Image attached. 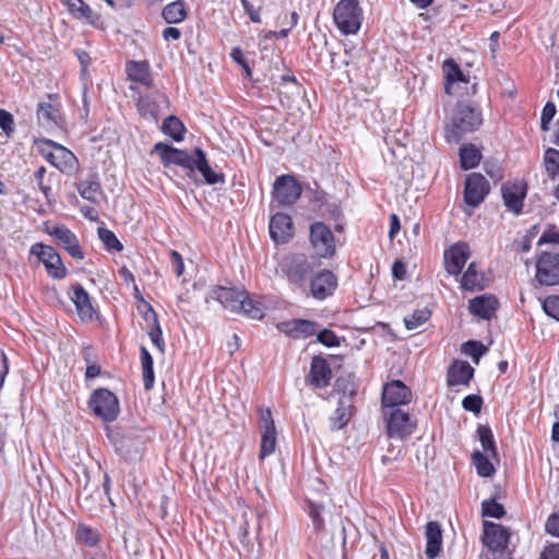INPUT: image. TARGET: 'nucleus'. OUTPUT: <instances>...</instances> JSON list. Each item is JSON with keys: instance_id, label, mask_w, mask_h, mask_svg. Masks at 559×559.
<instances>
[{"instance_id": "1", "label": "nucleus", "mask_w": 559, "mask_h": 559, "mask_svg": "<svg viewBox=\"0 0 559 559\" xmlns=\"http://www.w3.org/2000/svg\"><path fill=\"white\" fill-rule=\"evenodd\" d=\"M211 299L218 301L230 312L243 313L251 319H262L264 316L261 304L249 298L246 290L216 286L210 290L205 301L209 304Z\"/></svg>"}, {"instance_id": "2", "label": "nucleus", "mask_w": 559, "mask_h": 559, "mask_svg": "<svg viewBox=\"0 0 559 559\" xmlns=\"http://www.w3.org/2000/svg\"><path fill=\"white\" fill-rule=\"evenodd\" d=\"M483 123L479 108L460 102L455 105L451 123L445 129L448 142L459 143L466 133L476 131Z\"/></svg>"}, {"instance_id": "3", "label": "nucleus", "mask_w": 559, "mask_h": 559, "mask_svg": "<svg viewBox=\"0 0 559 559\" xmlns=\"http://www.w3.org/2000/svg\"><path fill=\"white\" fill-rule=\"evenodd\" d=\"M281 270L293 292L307 294V284L314 272V265L305 254L296 253L284 258Z\"/></svg>"}, {"instance_id": "4", "label": "nucleus", "mask_w": 559, "mask_h": 559, "mask_svg": "<svg viewBox=\"0 0 559 559\" xmlns=\"http://www.w3.org/2000/svg\"><path fill=\"white\" fill-rule=\"evenodd\" d=\"M39 151L49 164L68 176L73 175L79 169V160L76 156L66 146L58 144L52 140H43Z\"/></svg>"}, {"instance_id": "5", "label": "nucleus", "mask_w": 559, "mask_h": 559, "mask_svg": "<svg viewBox=\"0 0 559 559\" xmlns=\"http://www.w3.org/2000/svg\"><path fill=\"white\" fill-rule=\"evenodd\" d=\"M87 406L91 412L105 423L115 421L120 414L117 395L106 388H98L91 394Z\"/></svg>"}, {"instance_id": "6", "label": "nucleus", "mask_w": 559, "mask_h": 559, "mask_svg": "<svg viewBox=\"0 0 559 559\" xmlns=\"http://www.w3.org/2000/svg\"><path fill=\"white\" fill-rule=\"evenodd\" d=\"M333 16L342 33L356 34L361 25L362 11L357 0H341L334 8Z\"/></svg>"}, {"instance_id": "7", "label": "nucleus", "mask_w": 559, "mask_h": 559, "mask_svg": "<svg viewBox=\"0 0 559 559\" xmlns=\"http://www.w3.org/2000/svg\"><path fill=\"white\" fill-rule=\"evenodd\" d=\"M189 164L190 166L187 167L186 174L190 179H193L195 182H198L195 178L197 171L201 174L203 178L202 182L209 186L225 182V175L223 173H216L212 169L206 158V154L202 148H193Z\"/></svg>"}, {"instance_id": "8", "label": "nucleus", "mask_w": 559, "mask_h": 559, "mask_svg": "<svg viewBox=\"0 0 559 559\" xmlns=\"http://www.w3.org/2000/svg\"><path fill=\"white\" fill-rule=\"evenodd\" d=\"M309 240L318 257L329 259L335 254V237L322 222H314L309 228Z\"/></svg>"}, {"instance_id": "9", "label": "nucleus", "mask_w": 559, "mask_h": 559, "mask_svg": "<svg viewBox=\"0 0 559 559\" xmlns=\"http://www.w3.org/2000/svg\"><path fill=\"white\" fill-rule=\"evenodd\" d=\"M29 253L38 258L50 277L62 280L67 276V269L62 263L60 254L53 247L36 242L31 247Z\"/></svg>"}, {"instance_id": "10", "label": "nucleus", "mask_w": 559, "mask_h": 559, "mask_svg": "<svg viewBox=\"0 0 559 559\" xmlns=\"http://www.w3.org/2000/svg\"><path fill=\"white\" fill-rule=\"evenodd\" d=\"M338 286L337 276L330 270L323 269L312 274L309 285H307V294L318 301H323L331 297Z\"/></svg>"}, {"instance_id": "11", "label": "nucleus", "mask_w": 559, "mask_h": 559, "mask_svg": "<svg viewBox=\"0 0 559 559\" xmlns=\"http://www.w3.org/2000/svg\"><path fill=\"white\" fill-rule=\"evenodd\" d=\"M384 418L390 439L403 440L413 433L416 426L409 414L401 408L384 411Z\"/></svg>"}, {"instance_id": "12", "label": "nucleus", "mask_w": 559, "mask_h": 559, "mask_svg": "<svg viewBox=\"0 0 559 559\" xmlns=\"http://www.w3.org/2000/svg\"><path fill=\"white\" fill-rule=\"evenodd\" d=\"M273 202L277 206L293 205L301 195V186L290 175H282L273 185Z\"/></svg>"}, {"instance_id": "13", "label": "nucleus", "mask_w": 559, "mask_h": 559, "mask_svg": "<svg viewBox=\"0 0 559 559\" xmlns=\"http://www.w3.org/2000/svg\"><path fill=\"white\" fill-rule=\"evenodd\" d=\"M536 281L540 285L559 284V253L544 251L536 262Z\"/></svg>"}, {"instance_id": "14", "label": "nucleus", "mask_w": 559, "mask_h": 559, "mask_svg": "<svg viewBox=\"0 0 559 559\" xmlns=\"http://www.w3.org/2000/svg\"><path fill=\"white\" fill-rule=\"evenodd\" d=\"M45 233L51 236L57 243L69 253L70 257L76 260L84 259V252L76 235L66 225L56 224L52 226H46Z\"/></svg>"}, {"instance_id": "15", "label": "nucleus", "mask_w": 559, "mask_h": 559, "mask_svg": "<svg viewBox=\"0 0 559 559\" xmlns=\"http://www.w3.org/2000/svg\"><path fill=\"white\" fill-rule=\"evenodd\" d=\"M489 191V181L481 174L472 173L465 179L464 202L471 207H477Z\"/></svg>"}, {"instance_id": "16", "label": "nucleus", "mask_w": 559, "mask_h": 559, "mask_svg": "<svg viewBox=\"0 0 559 559\" xmlns=\"http://www.w3.org/2000/svg\"><path fill=\"white\" fill-rule=\"evenodd\" d=\"M412 401V391L401 380L386 383L382 390V405L385 411L399 408Z\"/></svg>"}, {"instance_id": "17", "label": "nucleus", "mask_w": 559, "mask_h": 559, "mask_svg": "<svg viewBox=\"0 0 559 559\" xmlns=\"http://www.w3.org/2000/svg\"><path fill=\"white\" fill-rule=\"evenodd\" d=\"M269 233L274 243H287L294 237V223L290 215L282 212L273 214L269 223Z\"/></svg>"}, {"instance_id": "18", "label": "nucleus", "mask_w": 559, "mask_h": 559, "mask_svg": "<svg viewBox=\"0 0 559 559\" xmlns=\"http://www.w3.org/2000/svg\"><path fill=\"white\" fill-rule=\"evenodd\" d=\"M153 153L159 155L162 164L165 167L177 165L186 170L187 167L190 166L191 153L177 148L170 144L158 142L153 146L152 154Z\"/></svg>"}, {"instance_id": "19", "label": "nucleus", "mask_w": 559, "mask_h": 559, "mask_svg": "<svg viewBox=\"0 0 559 559\" xmlns=\"http://www.w3.org/2000/svg\"><path fill=\"white\" fill-rule=\"evenodd\" d=\"M471 255L467 243L456 242L444 251L445 270L450 275H459Z\"/></svg>"}, {"instance_id": "20", "label": "nucleus", "mask_w": 559, "mask_h": 559, "mask_svg": "<svg viewBox=\"0 0 559 559\" xmlns=\"http://www.w3.org/2000/svg\"><path fill=\"white\" fill-rule=\"evenodd\" d=\"M331 379L332 370L328 360L321 356H314L306 381L314 389H324L330 384Z\"/></svg>"}, {"instance_id": "21", "label": "nucleus", "mask_w": 559, "mask_h": 559, "mask_svg": "<svg viewBox=\"0 0 559 559\" xmlns=\"http://www.w3.org/2000/svg\"><path fill=\"white\" fill-rule=\"evenodd\" d=\"M502 199L508 211L519 215L522 213L523 202L526 197V185L506 182L501 187Z\"/></svg>"}, {"instance_id": "22", "label": "nucleus", "mask_w": 559, "mask_h": 559, "mask_svg": "<svg viewBox=\"0 0 559 559\" xmlns=\"http://www.w3.org/2000/svg\"><path fill=\"white\" fill-rule=\"evenodd\" d=\"M483 526L481 540L484 545L493 551L502 550L507 547L509 533L501 524L484 521Z\"/></svg>"}, {"instance_id": "23", "label": "nucleus", "mask_w": 559, "mask_h": 559, "mask_svg": "<svg viewBox=\"0 0 559 559\" xmlns=\"http://www.w3.org/2000/svg\"><path fill=\"white\" fill-rule=\"evenodd\" d=\"M475 369L465 360H453L447 370V385L449 388L468 386L474 377Z\"/></svg>"}, {"instance_id": "24", "label": "nucleus", "mask_w": 559, "mask_h": 559, "mask_svg": "<svg viewBox=\"0 0 559 559\" xmlns=\"http://www.w3.org/2000/svg\"><path fill=\"white\" fill-rule=\"evenodd\" d=\"M499 306L498 299L495 296L481 295L469 300V312L478 318L490 320Z\"/></svg>"}, {"instance_id": "25", "label": "nucleus", "mask_w": 559, "mask_h": 559, "mask_svg": "<svg viewBox=\"0 0 559 559\" xmlns=\"http://www.w3.org/2000/svg\"><path fill=\"white\" fill-rule=\"evenodd\" d=\"M126 73L128 80L132 83H138L146 88L153 85V76L147 62L145 61H128L126 64Z\"/></svg>"}, {"instance_id": "26", "label": "nucleus", "mask_w": 559, "mask_h": 559, "mask_svg": "<svg viewBox=\"0 0 559 559\" xmlns=\"http://www.w3.org/2000/svg\"><path fill=\"white\" fill-rule=\"evenodd\" d=\"M426 549L428 559L437 558L442 550V528L438 522L430 521L426 524Z\"/></svg>"}, {"instance_id": "27", "label": "nucleus", "mask_w": 559, "mask_h": 559, "mask_svg": "<svg viewBox=\"0 0 559 559\" xmlns=\"http://www.w3.org/2000/svg\"><path fill=\"white\" fill-rule=\"evenodd\" d=\"M71 300L75 305L78 314L81 320L91 321L93 319L94 308L87 292L82 285L76 284L72 287Z\"/></svg>"}, {"instance_id": "28", "label": "nucleus", "mask_w": 559, "mask_h": 559, "mask_svg": "<svg viewBox=\"0 0 559 559\" xmlns=\"http://www.w3.org/2000/svg\"><path fill=\"white\" fill-rule=\"evenodd\" d=\"M284 332L294 338H307L317 333L319 324L311 320L294 319L283 323Z\"/></svg>"}, {"instance_id": "29", "label": "nucleus", "mask_w": 559, "mask_h": 559, "mask_svg": "<svg viewBox=\"0 0 559 559\" xmlns=\"http://www.w3.org/2000/svg\"><path fill=\"white\" fill-rule=\"evenodd\" d=\"M75 187L80 195L92 203H98L99 198L104 194L98 175L95 173L78 182Z\"/></svg>"}, {"instance_id": "30", "label": "nucleus", "mask_w": 559, "mask_h": 559, "mask_svg": "<svg viewBox=\"0 0 559 559\" xmlns=\"http://www.w3.org/2000/svg\"><path fill=\"white\" fill-rule=\"evenodd\" d=\"M37 119L39 124L46 129L60 128L62 126L59 108L50 103L38 104Z\"/></svg>"}, {"instance_id": "31", "label": "nucleus", "mask_w": 559, "mask_h": 559, "mask_svg": "<svg viewBox=\"0 0 559 559\" xmlns=\"http://www.w3.org/2000/svg\"><path fill=\"white\" fill-rule=\"evenodd\" d=\"M353 408L354 407L349 397L341 399L337 403L334 415L330 418L331 429H343L348 424L353 415Z\"/></svg>"}, {"instance_id": "32", "label": "nucleus", "mask_w": 559, "mask_h": 559, "mask_svg": "<svg viewBox=\"0 0 559 559\" xmlns=\"http://www.w3.org/2000/svg\"><path fill=\"white\" fill-rule=\"evenodd\" d=\"M140 359L144 388L145 390H151L155 383L154 361L145 346L140 348Z\"/></svg>"}, {"instance_id": "33", "label": "nucleus", "mask_w": 559, "mask_h": 559, "mask_svg": "<svg viewBox=\"0 0 559 559\" xmlns=\"http://www.w3.org/2000/svg\"><path fill=\"white\" fill-rule=\"evenodd\" d=\"M461 288L465 290H480L484 288L483 275L477 271L475 262H471L461 278Z\"/></svg>"}, {"instance_id": "34", "label": "nucleus", "mask_w": 559, "mask_h": 559, "mask_svg": "<svg viewBox=\"0 0 559 559\" xmlns=\"http://www.w3.org/2000/svg\"><path fill=\"white\" fill-rule=\"evenodd\" d=\"M480 159L481 154L474 144H465L460 148V163L464 170L477 167Z\"/></svg>"}, {"instance_id": "35", "label": "nucleus", "mask_w": 559, "mask_h": 559, "mask_svg": "<svg viewBox=\"0 0 559 559\" xmlns=\"http://www.w3.org/2000/svg\"><path fill=\"white\" fill-rule=\"evenodd\" d=\"M162 131L176 142H180L185 138L186 127L176 116H168L162 126Z\"/></svg>"}, {"instance_id": "36", "label": "nucleus", "mask_w": 559, "mask_h": 559, "mask_svg": "<svg viewBox=\"0 0 559 559\" xmlns=\"http://www.w3.org/2000/svg\"><path fill=\"white\" fill-rule=\"evenodd\" d=\"M443 70H444V76H445V84H444L445 93H448V94L451 93L450 88H451L452 83L466 82L463 71L461 70L460 66L455 61H453L451 59L445 60L444 64H443Z\"/></svg>"}, {"instance_id": "37", "label": "nucleus", "mask_w": 559, "mask_h": 559, "mask_svg": "<svg viewBox=\"0 0 559 559\" xmlns=\"http://www.w3.org/2000/svg\"><path fill=\"white\" fill-rule=\"evenodd\" d=\"M477 436L483 450L491 457L498 456V449L495 442L493 433L488 425H479L477 427Z\"/></svg>"}, {"instance_id": "38", "label": "nucleus", "mask_w": 559, "mask_h": 559, "mask_svg": "<svg viewBox=\"0 0 559 559\" xmlns=\"http://www.w3.org/2000/svg\"><path fill=\"white\" fill-rule=\"evenodd\" d=\"M139 114L147 119L157 120L158 104L150 95H140L136 99Z\"/></svg>"}, {"instance_id": "39", "label": "nucleus", "mask_w": 559, "mask_h": 559, "mask_svg": "<svg viewBox=\"0 0 559 559\" xmlns=\"http://www.w3.org/2000/svg\"><path fill=\"white\" fill-rule=\"evenodd\" d=\"M489 456L488 453L484 454L478 450H475L472 454L473 464L476 467L477 474L481 477H490L495 473V467L489 461Z\"/></svg>"}, {"instance_id": "40", "label": "nucleus", "mask_w": 559, "mask_h": 559, "mask_svg": "<svg viewBox=\"0 0 559 559\" xmlns=\"http://www.w3.org/2000/svg\"><path fill=\"white\" fill-rule=\"evenodd\" d=\"M63 4H66L71 14L74 17L84 20L87 22L92 21L93 11L92 9L84 3L83 0H61Z\"/></svg>"}, {"instance_id": "41", "label": "nucleus", "mask_w": 559, "mask_h": 559, "mask_svg": "<svg viewBox=\"0 0 559 559\" xmlns=\"http://www.w3.org/2000/svg\"><path fill=\"white\" fill-rule=\"evenodd\" d=\"M162 14L167 23H179L186 17L185 4L181 1L171 2L164 8Z\"/></svg>"}, {"instance_id": "42", "label": "nucleus", "mask_w": 559, "mask_h": 559, "mask_svg": "<svg viewBox=\"0 0 559 559\" xmlns=\"http://www.w3.org/2000/svg\"><path fill=\"white\" fill-rule=\"evenodd\" d=\"M306 510L311 519L314 532L320 534L324 530V519L322 518L324 507L321 503L308 501Z\"/></svg>"}, {"instance_id": "43", "label": "nucleus", "mask_w": 559, "mask_h": 559, "mask_svg": "<svg viewBox=\"0 0 559 559\" xmlns=\"http://www.w3.org/2000/svg\"><path fill=\"white\" fill-rule=\"evenodd\" d=\"M545 169L550 179L559 177V151L549 147L544 153Z\"/></svg>"}, {"instance_id": "44", "label": "nucleus", "mask_w": 559, "mask_h": 559, "mask_svg": "<svg viewBox=\"0 0 559 559\" xmlns=\"http://www.w3.org/2000/svg\"><path fill=\"white\" fill-rule=\"evenodd\" d=\"M276 448V430L261 431L260 460L274 453Z\"/></svg>"}, {"instance_id": "45", "label": "nucleus", "mask_w": 559, "mask_h": 559, "mask_svg": "<svg viewBox=\"0 0 559 559\" xmlns=\"http://www.w3.org/2000/svg\"><path fill=\"white\" fill-rule=\"evenodd\" d=\"M97 233L106 250L117 252L122 251L123 246L114 231L106 227H98Z\"/></svg>"}, {"instance_id": "46", "label": "nucleus", "mask_w": 559, "mask_h": 559, "mask_svg": "<svg viewBox=\"0 0 559 559\" xmlns=\"http://www.w3.org/2000/svg\"><path fill=\"white\" fill-rule=\"evenodd\" d=\"M431 312L428 309H417L411 316L404 318L405 328L415 330L429 320Z\"/></svg>"}, {"instance_id": "47", "label": "nucleus", "mask_w": 559, "mask_h": 559, "mask_svg": "<svg viewBox=\"0 0 559 559\" xmlns=\"http://www.w3.org/2000/svg\"><path fill=\"white\" fill-rule=\"evenodd\" d=\"M481 514L483 516L501 519L506 514L504 507L497 502L495 499L484 500L481 502Z\"/></svg>"}, {"instance_id": "48", "label": "nucleus", "mask_w": 559, "mask_h": 559, "mask_svg": "<svg viewBox=\"0 0 559 559\" xmlns=\"http://www.w3.org/2000/svg\"><path fill=\"white\" fill-rule=\"evenodd\" d=\"M487 352V348L479 341H467L462 345V353L468 355L477 364L479 358Z\"/></svg>"}, {"instance_id": "49", "label": "nucleus", "mask_w": 559, "mask_h": 559, "mask_svg": "<svg viewBox=\"0 0 559 559\" xmlns=\"http://www.w3.org/2000/svg\"><path fill=\"white\" fill-rule=\"evenodd\" d=\"M76 538L91 547L95 546L99 542L98 533L84 524L79 525L76 531Z\"/></svg>"}, {"instance_id": "50", "label": "nucleus", "mask_w": 559, "mask_h": 559, "mask_svg": "<svg viewBox=\"0 0 559 559\" xmlns=\"http://www.w3.org/2000/svg\"><path fill=\"white\" fill-rule=\"evenodd\" d=\"M483 397L479 394L466 395L462 401V407L474 414H479L483 407Z\"/></svg>"}, {"instance_id": "51", "label": "nucleus", "mask_w": 559, "mask_h": 559, "mask_svg": "<svg viewBox=\"0 0 559 559\" xmlns=\"http://www.w3.org/2000/svg\"><path fill=\"white\" fill-rule=\"evenodd\" d=\"M144 321L151 328L159 325L158 316L150 302L138 306Z\"/></svg>"}, {"instance_id": "52", "label": "nucleus", "mask_w": 559, "mask_h": 559, "mask_svg": "<svg viewBox=\"0 0 559 559\" xmlns=\"http://www.w3.org/2000/svg\"><path fill=\"white\" fill-rule=\"evenodd\" d=\"M543 309L547 316L559 321V296L546 297L543 301Z\"/></svg>"}, {"instance_id": "53", "label": "nucleus", "mask_w": 559, "mask_h": 559, "mask_svg": "<svg viewBox=\"0 0 559 559\" xmlns=\"http://www.w3.org/2000/svg\"><path fill=\"white\" fill-rule=\"evenodd\" d=\"M317 340L319 343L330 348L340 346L338 336L329 329H323L322 331L318 332Z\"/></svg>"}, {"instance_id": "54", "label": "nucleus", "mask_w": 559, "mask_h": 559, "mask_svg": "<svg viewBox=\"0 0 559 559\" xmlns=\"http://www.w3.org/2000/svg\"><path fill=\"white\" fill-rule=\"evenodd\" d=\"M556 115V105L552 102H547L543 108L540 117V128L547 131L550 128V122Z\"/></svg>"}, {"instance_id": "55", "label": "nucleus", "mask_w": 559, "mask_h": 559, "mask_svg": "<svg viewBox=\"0 0 559 559\" xmlns=\"http://www.w3.org/2000/svg\"><path fill=\"white\" fill-rule=\"evenodd\" d=\"M230 57L235 63H237L246 73L248 78L251 76L252 71L248 59L245 57L243 51L239 47L233 48Z\"/></svg>"}, {"instance_id": "56", "label": "nucleus", "mask_w": 559, "mask_h": 559, "mask_svg": "<svg viewBox=\"0 0 559 559\" xmlns=\"http://www.w3.org/2000/svg\"><path fill=\"white\" fill-rule=\"evenodd\" d=\"M259 411H260V419H259V421H260V424H259L260 430L261 431H263V430H276L271 409L267 407L265 409L260 408Z\"/></svg>"}, {"instance_id": "57", "label": "nucleus", "mask_w": 559, "mask_h": 559, "mask_svg": "<svg viewBox=\"0 0 559 559\" xmlns=\"http://www.w3.org/2000/svg\"><path fill=\"white\" fill-rule=\"evenodd\" d=\"M0 128L7 135H11L14 131L13 116L4 109H0Z\"/></svg>"}, {"instance_id": "58", "label": "nucleus", "mask_w": 559, "mask_h": 559, "mask_svg": "<svg viewBox=\"0 0 559 559\" xmlns=\"http://www.w3.org/2000/svg\"><path fill=\"white\" fill-rule=\"evenodd\" d=\"M45 174H46V168L44 166H41L34 173V177L37 181L38 189L43 192L45 198L47 200H49L50 195H51V187L48 185H45V180H44Z\"/></svg>"}, {"instance_id": "59", "label": "nucleus", "mask_w": 559, "mask_h": 559, "mask_svg": "<svg viewBox=\"0 0 559 559\" xmlns=\"http://www.w3.org/2000/svg\"><path fill=\"white\" fill-rule=\"evenodd\" d=\"M148 336L152 343L158 348L160 353L165 352V342L163 338V331L160 325L151 328L148 331Z\"/></svg>"}, {"instance_id": "60", "label": "nucleus", "mask_w": 559, "mask_h": 559, "mask_svg": "<svg viewBox=\"0 0 559 559\" xmlns=\"http://www.w3.org/2000/svg\"><path fill=\"white\" fill-rule=\"evenodd\" d=\"M169 257H170V264H171V267H173L175 274L178 277L181 276L185 271V263H183L182 255L178 251L171 250L169 252Z\"/></svg>"}, {"instance_id": "61", "label": "nucleus", "mask_w": 559, "mask_h": 559, "mask_svg": "<svg viewBox=\"0 0 559 559\" xmlns=\"http://www.w3.org/2000/svg\"><path fill=\"white\" fill-rule=\"evenodd\" d=\"M546 243L559 245V233L552 228L545 230L538 239L537 245L543 246Z\"/></svg>"}, {"instance_id": "62", "label": "nucleus", "mask_w": 559, "mask_h": 559, "mask_svg": "<svg viewBox=\"0 0 559 559\" xmlns=\"http://www.w3.org/2000/svg\"><path fill=\"white\" fill-rule=\"evenodd\" d=\"M546 532L555 537H559V511L549 515L546 522Z\"/></svg>"}, {"instance_id": "63", "label": "nucleus", "mask_w": 559, "mask_h": 559, "mask_svg": "<svg viewBox=\"0 0 559 559\" xmlns=\"http://www.w3.org/2000/svg\"><path fill=\"white\" fill-rule=\"evenodd\" d=\"M539 559H559V543L546 545L540 552Z\"/></svg>"}, {"instance_id": "64", "label": "nucleus", "mask_w": 559, "mask_h": 559, "mask_svg": "<svg viewBox=\"0 0 559 559\" xmlns=\"http://www.w3.org/2000/svg\"><path fill=\"white\" fill-rule=\"evenodd\" d=\"M75 56L81 64V76L85 78L87 74V68L91 63V57L85 50L76 49Z\"/></svg>"}]
</instances>
